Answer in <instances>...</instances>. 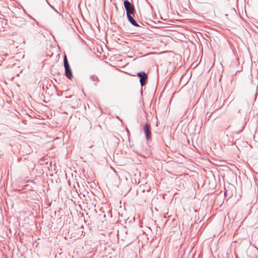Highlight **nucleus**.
<instances>
[{"mask_svg": "<svg viewBox=\"0 0 258 258\" xmlns=\"http://www.w3.org/2000/svg\"><path fill=\"white\" fill-rule=\"evenodd\" d=\"M124 7L126 10L127 15L134 13L135 8L128 1L126 0L124 2Z\"/></svg>", "mask_w": 258, "mask_h": 258, "instance_id": "obj_2", "label": "nucleus"}, {"mask_svg": "<svg viewBox=\"0 0 258 258\" xmlns=\"http://www.w3.org/2000/svg\"><path fill=\"white\" fill-rule=\"evenodd\" d=\"M64 67L66 76L68 79H71L73 77V74L66 55H64Z\"/></svg>", "mask_w": 258, "mask_h": 258, "instance_id": "obj_1", "label": "nucleus"}, {"mask_svg": "<svg viewBox=\"0 0 258 258\" xmlns=\"http://www.w3.org/2000/svg\"><path fill=\"white\" fill-rule=\"evenodd\" d=\"M127 17L128 21L131 22V24H132L133 25L135 26H138L136 21L132 17L131 15H127Z\"/></svg>", "mask_w": 258, "mask_h": 258, "instance_id": "obj_5", "label": "nucleus"}, {"mask_svg": "<svg viewBox=\"0 0 258 258\" xmlns=\"http://www.w3.org/2000/svg\"><path fill=\"white\" fill-rule=\"evenodd\" d=\"M144 131L146 134V138L148 140L150 138L151 132L150 126L148 123H146L144 126Z\"/></svg>", "mask_w": 258, "mask_h": 258, "instance_id": "obj_4", "label": "nucleus"}, {"mask_svg": "<svg viewBox=\"0 0 258 258\" xmlns=\"http://www.w3.org/2000/svg\"><path fill=\"white\" fill-rule=\"evenodd\" d=\"M138 76L140 78V82L142 86H143L146 83L147 80V76L145 72H139L137 74Z\"/></svg>", "mask_w": 258, "mask_h": 258, "instance_id": "obj_3", "label": "nucleus"}]
</instances>
